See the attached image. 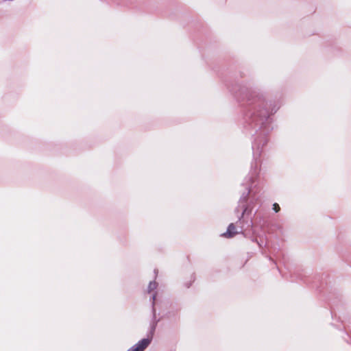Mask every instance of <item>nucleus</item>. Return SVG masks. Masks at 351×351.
Listing matches in <instances>:
<instances>
[{"label": "nucleus", "instance_id": "nucleus-3", "mask_svg": "<svg viewBox=\"0 0 351 351\" xmlns=\"http://www.w3.org/2000/svg\"><path fill=\"white\" fill-rule=\"evenodd\" d=\"M274 209L276 212H278L280 210V207L277 204H274Z\"/></svg>", "mask_w": 351, "mask_h": 351}, {"label": "nucleus", "instance_id": "nucleus-1", "mask_svg": "<svg viewBox=\"0 0 351 351\" xmlns=\"http://www.w3.org/2000/svg\"><path fill=\"white\" fill-rule=\"evenodd\" d=\"M235 230H236V228H235L234 225L233 223H231L229 225L226 232H225L223 234V235L226 237H232L237 234V232L235 231Z\"/></svg>", "mask_w": 351, "mask_h": 351}, {"label": "nucleus", "instance_id": "nucleus-2", "mask_svg": "<svg viewBox=\"0 0 351 351\" xmlns=\"http://www.w3.org/2000/svg\"><path fill=\"white\" fill-rule=\"evenodd\" d=\"M156 288V282H150L149 285V291H152V290H154Z\"/></svg>", "mask_w": 351, "mask_h": 351}]
</instances>
